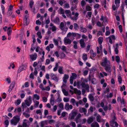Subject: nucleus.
<instances>
[{"label": "nucleus", "mask_w": 127, "mask_h": 127, "mask_svg": "<svg viewBox=\"0 0 127 127\" xmlns=\"http://www.w3.org/2000/svg\"><path fill=\"white\" fill-rule=\"evenodd\" d=\"M86 9L87 10L90 11L92 10L91 7L89 6H87L86 7Z\"/></svg>", "instance_id": "obj_47"}, {"label": "nucleus", "mask_w": 127, "mask_h": 127, "mask_svg": "<svg viewBox=\"0 0 127 127\" xmlns=\"http://www.w3.org/2000/svg\"><path fill=\"white\" fill-rule=\"evenodd\" d=\"M63 67L62 66H60L59 67L58 69V72L60 74H63Z\"/></svg>", "instance_id": "obj_20"}, {"label": "nucleus", "mask_w": 127, "mask_h": 127, "mask_svg": "<svg viewBox=\"0 0 127 127\" xmlns=\"http://www.w3.org/2000/svg\"><path fill=\"white\" fill-rule=\"evenodd\" d=\"M33 102H35L34 104V106L35 107H38L39 104V102L37 101H36L35 102L33 101Z\"/></svg>", "instance_id": "obj_44"}, {"label": "nucleus", "mask_w": 127, "mask_h": 127, "mask_svg": "<svg viewBox=\"0 0 127 127\" xmlns=\"http://www.w3.org/2000/svg\"><path fill=\"white\" fill-rule=\"evenodd\" d=\"M79 112L81 113H83L84 115H86L87 112V110L84 108H80L79 110Z\"/></svg>", "instance_id": "obj_7"}, {"label": "nucleus", "mask_w": 127, "mask_h": 127, "mask_svg": "<svg viewBox=\"0 0 127 127\" xmlns=\"http://www.w3.org/2000/svg\"><path fill=\"white\" fill-rule=\"evenodd\" d=\"M27 120L26 119H24V121L22 124V127H28V126L27 125V123L26 122L27 121Z\"/></svg>", "instance_id": "obj_21"}, {"label": "nucleus", "mask_w": 127, "mask_h": 127, "mask_svg": "<svg viewBox=\"0 0 127 127\" xmlns=\"http://www.w3.org/2000/svg\"><path fill=\"white\" fill-rule=\"evenodd\" d=\"M105 69L106 71L107 72H108L109 73H111V64L105 66Z\"/></svg>", "instance_id": "obj_10"}, {"label": "nucleus", "mask_w": 127, "mask_h": 127, "mask_svg": "<svg viewBox=\"0 0 127 127\" xmlns=\"http://www.w3.org/2000/svg\"><path fill=\"white\" fill-rule=\"evenodd\" d=\"M125 6V5L124 4H121V7L122 8V12L125 11V10L124 9V6Z\"/></svg>", "instance_id": "obj_48"}, {"label": "nucleus", "mask_w": 127, "mask_h": 127, "mask_svg": "<svg viewBox=\"0 0 127 127\" xmlns=\"http://www.w3.org/2000/svg\"><path fill=\"white\" fill-rule=\"evenodd\" d=\"M91 127H99L98 124L96 122H94L91 125Z\"/></svg>", "instance_id": "obj_18"}, {"label": "nucleus", "mask_w": 127, "mask_h": 127, "mask_svg": "<svg viewBox=\"0 0 127 127\" xmlns=\"http://www.w3.org/2000/svg\"><path fill=\"white\" fill-rule=\"evenodd\" d=\"M35 23L36 25H40L41 24V22L39 20H38L36 21Z\"/></svg>", "instance_id": "obj_52"}, {"label": "nucleus", "mask_w": 127, "mask_h": 127, "mask_svg": "<svg viewBox=\"0 0 127 127\" xmlns=\"http://www.w3.org/2000/svg\"><path fill=\"white\" fill-rule=\"evenodd\" d=\"M59 66V64L57 63L56 64L54 68L53 69V70L54 71H57L58 69V67Z\"/></svg>", "instance_id": "obj_32"}, {"label": "nucleus", "mask_w": 127, "mask_h": 127, "mask_svg": "<svg viewBox=\"0 0 127 127\" xmlns=\"http://www.w3.org/2000/svg\"><path fill=\"white\" fill-rule=\"evenodd\" d=\"M54 99L53 97H51L50 99V103L52 105H53L54 104Z\"/></svg>", "instance_id": "obj_36"}, {"label": "nucleus", "mask_w": 127, "mask_h": 127, "mask_svg": "<svg viewBox=\"0 0 127 127\" xmlns=\"http://www.w3.org/2000/svg\"><path fill=\"white\" fill-rule=\"evenodd\" d=\"M108 38L109 39V42L111 44L112 43V39L113 40H115L116 39L115 36L114 35H110L108 37Z\"/></svg>", "instance_id": "obj_11"}, {"label": "nucleus", "mask_w": 127, "mask_h": 127, "mask_svg": "<svg viewBox=\"0 0 127 127\" xmlns=\"http://www.w3.org/2000/svg\"><path fill=\"white\" fill-rule=\"evenodd\" d=\"M64 42L65 44H71V41L69 39L65 38L64 40Z\"/></svg>", "instance_id": "obj_15"}, {"label": "nucleus", "mask_w": 127, "mask_h": 127, "mask_svg": "<svg viewBox=\"0 0 127 127\" xmlns=\"http://www.w3.org/2000/svg\"><path fill=\"white\" fill-rule=\"evenodd\" d=\"M70 17L71 19L73 20H76L77 19V18L76 17H72L71 16H69Z\"/></svg>", "instance_id": "obj_59"}, {"label": "nucleus", "mask_w": 127, "mask_h": 127, "mask_svg": "<svg viewBox=\"0 0 127 127\" xmlns=\"http://www.w3.org/2000/svg\"><path fill=\"white\" fill-rule=\"evenodd\" d=\"M125 87L124 85H123L122 87V86L120 87V91H122L123 90H125Z\"/></svg>", "instance_id": "obj_40"}, {"label": "nucleus", "mask_w": 127, "mask_h": 127, "mask_svg": "<svg viewBox=\"0 0 127 127\" xmlns=\"http://www.w3.org/2000/svg\"><path fill=\"white\" fill-rule=\"evenodd\" d=\"M23 114L24 115H25V116L26 117V118H28L30 116V115L29 114H26L25 112L23 113Z\"/></svg>", "instance_id": "obj_58"}, {"label": "nucleus", "mask_w": 127, "mask_h": 127, "mask_svg": "<svg viewBox=\"0 0 127 127\" xmlns=\"http://www.w3.org/2000/svg\"><path fill=\"white\" fill-rule=\"evenodd\" d=\"M69 104L68 103H67L66 104L65 106V109L67 110H68L69 109Z\"/></svg>", "instance_id": "obj_38"}, {"label": "nucleus", "mask_w": 127, "mask_h": 127, "mask_svg": "<svg viewBox=\"0 0 127 127\" xmlns=\"http://www.w3.org/2000/svg\"><path fill=\"white\" fill-rule=\"evenodd\" d=\"M42 100H43V101L44 102H47V98L45 97H43Z\"/></svg>", "instance_id": "obj_64"}, {"label": "nucleus", "mask_w": 127, "mask_h": 127, "mask_svg": "<svg viewBox=\"0 0 127 127\" xmlns=\"http://www.w3.org/2000/svg\"><path fill=\"white\" fill-rule=\"evenodd\" d=\"M30 58L32 61H33L35 60L37 57V54L36 53H34L33 54L30 55Z\"/></svg>", "instance_id": "obj_6"}, {"label": "nucleus", "mask_w": 127, "mask_h": 127, "mask_svg": "<svg viewBox=\"0 0 127 127\" xmlns=\"http://www.w3.org/2000/svg\"><path fill=\"white\" fill-rule=\"evenodd\" d=\"M115 54H117L118 53V48L117 47H116L115 48Z\"/></svg>", "instance_id": "obj_62"}, {"label": "nucleus", "mask_w": 127, "mask_h": 127, "mask_svg": "<svg viewBox=\"0 0 127 127\" xmlns=\"http://www.w3.org/2000/svg\"><path fill=\"white\" fill-rule=\"evenodd\" d=\"M88 97L90 99V100L91 101H93L94 100V97L91 94H90L89 96Z\"/></svg>", "instance_id": "obj_29"}, {"label": "nucleus", "mask_w": 127, "mask_h": 127, "mask_svg": "<svg viewBox=\"0 0 127 127\" xmlns=\"http://www.w3.org/2000/svg\"><path fill=\"white\" fill-rule=\"evenodd\" d=\"M52 30L53 31H56L57 30V28L55 26H53L52 28Z\"/></svg>", "instance_id": "obj_57"}, {"label": "nucleus", "mask_w": 127, "mask_h": 127, "mask_svg": "<svg viewBox=\"0 0 127 127\" xmlns=\"http://www.w3.org/2000/svg\"><path fill=\"white\" fill-rule=\"evenodd\" d=\"M119 6V5H118V6H116L114 4L112 6V9L113 10H114L115 11L117 9L118 7Z\"/></svg>", "instance_id": "obj_34"}, {"label": "nucleus", "mask_w": 127, "mask_h": 127, "mask_svg": "<svg viewBox=\"0 0 127 127\" xmlns=\"http://www.w3.org/2000/svg\"><path fill=\"white\" fill-rule=\"evenodd\" d=\"M79 43L81 48H84L85 47V44L84 42V40L83 39H80L79 41Z\"/></svg>", "instance_id": "obj_9"}, {"label": "nucleus", "mask_w": 127, "mask_h": 127, "mask_svg": "<svg viewBox=\"0 0 127 127\" xmlns=\"http://www.w3.org/2000/svg\"><path fill=\"white\" fill-rule=\"evenodd\" d=\"M59 28L62 31L65 32H66L68 29V27H66L65 24H64L63 22H61L60 23L59 25Z\"/></svg>", "instance_id": "obj_5"}, {"label": "nucleus", "mask_w": 127, "mask_h": 127, "mask_svg": "<svg viewBox=\"0 0 127 127\" xmlns=\"http://www.w3.org/2000/svg\"><path fill=\"white\" fill-rule=\"evenodd\" d=\"M62 91L63 93L64 94V95L66 96H67L68 95V92L66 91L65 89H64L62 88Z\"/></svg>", "instance_id": "obj_31"}, {"label": "nucleus", "mask_w": 127, "mask_h": 127, "mask_svg": "<svg viewBox=\"0 0 127 127\" xmlns=\"http://www.w3.org/2000/svg\"><path fill=\"white\" fill-rule=\"evenodd\" d=\"M85 4V2L84 0H82L81 2V5L82 6H83Z\"/></svg>", "instance_id": "obj_63"}, {"label": "nucleus", "mask_w": 127, "mask_h": 127, "mask_svg": "<svg viewBox=\"0 0 127 127\" xmlns=\"http://www.w3.org/2000/svg\"><path fill=\"white\" fill-rule=\"evenodd\" d=\"M50 63V60L49 59H47L46 60L45 65H48Z\"/></svg>", "instance_id": "obj_54"}, {"label": "nucleus", "mask_w": 127, "mask_h": 127, "mask_svg": "<svg viewBox=\"0 0 127 127\" xmlns=\"http://www.w3.org/2000/svg\"><path fill=\"white\" fill-rule=\"evenodd\" d=\"M76 102L75 99L73 98H71L70 100V103L74 106L75 105Z\"/></svg>", "instance_id": "obj_30"}, {"label": "nucleus", "mask_w": 127, "mask_h": 127, "mask_svg": "<svg viewBox=\"0 0 127 127\" xmlns=\"http://www.w3.org/2000/svg\"><path fill=\"white\" fill-rule=\"evenodd\" d=\"M74 28L76 30H77L79 29V26L77 24L75 23L74 24Z\"/></svg>", "instance_id": "obj_33"}, {"label": "nucleus", "mask_w": 127, "mask_h": 127, "mask_svg": "<svg viewBox=\"0 0 127 127\" xmlns=\"http://www.w3.org/2000/svg\"><path fill=\"white\" fill-rule=\"evenodd\" d=\"M12 30H7V34L9 36L11 34V33L12 32Z\"/></svg>", "instance_id": "obj_55"}, {"label": "nucleus", "mask_w": 127, "mask_h": 127, "mask_svg": "<svg viewBox=\"0 0 127 127\" xmlns=\"http://www.w3.org/2000/svg\"><path fill=\"white\" fill-rule=\"evenodd\" d=\"M24 67L23 66H21L18 69V73H20L22 71L25 70Z\"/></svg>", "instance_id": "obj_22"}, {"label": "nucleus", "mask_w": 127, "mask_h": 127, "mask_svg": "<svg viewBox=\"0 0 127 127\" xmlns=\"http://www.w3.org/2000/svg\"><path fill=\"white\" fill-rule=\"evenodd\" d=\"M53 22L55 24L58 25L60 23V20L58 17H57L53 21Z\"/></svg>", "instance_id": "obj_17"}, {"label": "nucleus", "mask_w": 127, "mask_h": 127, "mask_svg": "<svg viewBox=\"0 0 127 127\" xmlns=\"http://www.w3.org/2000/svg\"><path fill=\"white\" fill-rule=\"evenodd\" d=\"M65 13L66 14V15L68 17L71 16V12L69 10H66L65 11Z\"/></svg>", "instance_id": "obj_19"}, {"label": "nucleus", "mask_w": 127, "mask_h": 127, "mask_svg": "<svg viewBox=\"0 0 127 127\" xmlns=\"http://www.w3.org/2000/svg\"><path fill=\"white\" fill-rule=\"evenodd\" d=\"M39 87L42 89V90H45V89L43 87V85L42 84H41L39 85Z\"/></svg>", "instance_id": "obj_49"}, {"label": "nucleus", "mask_w": 127, "mask_h": 127, "mask_svg": "<svg viewBox=\"0 0 127 127\" xmlns=\"http://www.w3.org/2000/svg\"><path fill=\"white\" fill-rule=\"evenodd\" d=\"M116 60L117 63H119L120 61V58L118 56H116Z\"/></svg>", "instance_id": "obj_35"}, {"label": "nucleus", "mask_w": 127, "mask_h": 127, "mask_svg": "<svg viewBox=\"0 0 127 127\" xmlns=\"http://www.w3.org/2000/svg\"><path fill=\"white\" fill-rule=\"evenodd\" d=\"M110 61L107 60V57H105L103 60L102 62L101 63V65L105 67L110 64Z\"/></svg>", "instance_id": "obj_3"}, {"label": "nucleus", "mask_w": 127, "mask_h": 127, "mask_svg": "<svg viewBox=\"0 0 127 127\" xmlns=\"http://www.w3.org/2000/svg\"><path fill=\"white\" fill-rule=\"evenodd\" d=\"M27 105L25 102H22V107L23 111H24V109L27 107Z\"/></svg>", "instance_id": "obj_27"}, {"label": "nucleus", "mask_w": 127, "mask_h": 127, "mask_svg": "<svg viewBox=\"0 0 127 127\" xmlns=\"http://www.w3.org/2000/svg\"><path fill=\"white\" fill-rule=\"evenodd\" d=\"M82 58L84 61H85L88 59L87 55L85 53L83 54L82 55Z\"/></svg>", "instance_id": "obj_23"}, {"label": "nucleus", "mask_w": 127, "mask_h": 127, "mask_svg": "<svg viewBox=\"0 0 127 127\" xmlns=\"http://www.w3.org/2000/svg\"><path fill=\"white\" fill-rule=\"evenodd\" d=\"M98 41L99 44L100 45L101 44L103 40V38L101 37H99L98 39Z\"/></svg>", "instance_id": "obj_25"}, {"label": "nucleus", "mask_w": 127, "mask_h": 127, "mask_svg": "<svg viewBox=\"0 0 127 127\" xmlns=\"http://www.w3.org/2000/svg\"><path fill=\"white\" fill-rule=\"evenodd\" d=\"M101 116L99 115H98L96 117V120L98 122H101Z\"/></svg>", "instance_id": "obj_24"}, {"label": "nucleus", "mask_w": 127, "mask_h": 127, "mask_svg": "<svg viewBox=\"0 0 127 127\" xmlns=\"http://www.w3.org/2000/svg\"><path fill=\"white\" fill-rule=\"evenodd\" d=\"M83 25L80 26V31L83 32H85L87 31V29L84 28H83Z\"/></svg>", "instance_id": "obj_16"}, {"label": "nucleus", "mask_w": 127, "mask_h": 127, "mask_svg": "<svg viewBox=\"0 0 127 127\" xmlns=\"http://www.w3.org/2000/svg\"><path fill=\"white\" fill-rule=\"evenodd\" d=\"M96 79L94 78H93L92 80V83L94 84H95L96 83Z\"/></svg>", "instance_id": "obj_43"}, {"label": "nucleus", "mask_w": 127, "mask_h": 127, "mask_svg": "<svg viewBox=\"0 0 127 127\" xmlns=\"http://www.w3.org/2000/svg\"><path fill=\"white\" fill-rule=\"evenodd\" d=\"M17 111L18 112V115L20 116L22 113L21 108L20 107L18 108L17 109Z\"/></svg>", "instance_id": "obj_37"}, {"label": "nucleus", "mask_w": 127, "mask_h": 127, "mask_svg": "<svg viewBox=\"0 0 127 127\" xmlns=\"http://www.w3.org/2000/svg\"><path fill=\"white\" fill-rule=\"evenodd\" d=\"M51 77L52 79L55 81L57 82L58 81V79L57 76L54 74L52 73L51 74Z\"/></svg>", "instance_id": "obj_12"}, {"label": "nucleus", "mask_w": 127, "mask_h": 127, "mask_svg": "<svg viewBox=\"0 0 127 127\" xmlns=\"http://www.w3.org/2000/svg\"><path fill=\"white\" fill-rule=\"evenodd\" d=\"M64 101L65 102H68L69 100V98L67 97H64L63 99Z\"/></svg>", "instance_id": "obj_46"}, {"label": "nucleus", "mask_w": 127, "mask_h": 127, "mask_svg": "<svg viewBox=\"0 0 127 127\" xmlns=\"http://www.w3.org/2000/svg\"><path fill=\"white\" fill-rule=\"evenodd\" d=\"M12 13V11H9L8 10V12L7 13V15L8 16H10L11 15Z\"/></svg>", "instance_id": "obj_53"}, {"label": "nucleus", "mask_w": 127, "mask_h": 127, "mask_svg": "<svg viewBox=\"0 0 127 127\" xmlns=\"http://www.w3.org/2000/svg\"><path fill=\"white\" fill-rule=\"evenodd\" d=\"M90 111L91 112H93V108L92 106L90 107L89 109L88 110V112H89Z\"/></svg>", "instance_id": "obj_51"}, {"label": "nucleus", "mask_w": 127, "mask_h": 127, "mask_svg": "<svg viewBox=\"0 0 127 127\" xmlns=\"http://www.w3.org/2000/svg\"><path fill=\"white\" fill-rule=\"evenodd\" d=\"M15 83V81H13L10 84L8 90V91L9 93L12 90L14 87Z\"/></svg>", "instance_id": "obj_8"}, {"label": "nucleus", "mask_w": 127, "mask_h": 127, "mask_svg": "<svg viewBox=\"0 0 127 127\" xmlns=\"http://www.w3.org/2000/svg\"><path fill=\"white\" fill-rule=\"evenodd\" d=\"M78 114V111L77 110H73L71 112L69 115V118L71 120H73L74 119L75 117Z\"/></svg>", "instance_id": "obj_4"}, {"label": "nucleus", "mask_w": 127, "mask_h": 127, "mask_svg": "<svg viewBox=\"0 0 127 127\" xmlns=\"http://www.w3.org/2000/svg\"><path fill=\"white\" fill-rule=\"evenodd\" d=\"M94 120L93 117L92 116L88 118L87 121L89 124H90Z\"/></svg>", "instance_id": "obj_14"}, {"label": "nucleus", "mask_w": 127, "mask_h": 127, "mask_svg": "<svg viewBox=\"0 0 127 127\" xmlns=\"http://www.w3.org/2000/svg\"><path fill=\"white\" fill-rule=\"evenodd\" d=\"M113 95V93H110L109 95H107L106 97L107 98H109L111 97Z\"/></svg>", "instance_id": "obj_56"}, {"label": "nucleus", "mask_w": 127, "mask_h": 127, "mask_svg": "<svg viewBox=\"0 0 127 127\" xmlns=\"http://www.w3.org/2000/svg\"><path fill=\"white\" fill-rule=\"evenodd\" d=\"M60 12L61 14H64V10L62 8H60Z\"/></svg>", "instance_id": "obj_61"}, {"label": "nucleus", "mask_w": 127, "mask_h": 127, "mask_svg": "<svg viewBox=\"0 0 127 127\" xmlns=\"http://www.w3.org/2000/svg\"><path fill=\"white\" fill-rule=\"evenodd\" d=\"M13 6L11 5H10L9 7V8H8V10L9 11H11L13 10Z\"/></svg>", "instance_id": "obj_60"}, {"label": "nucleus", "mask_w": 127, "mask_h": 127, "mask_svg": "<svg viewBox=\"0 0 127 127\" xmlns=\"http://www.w3.org/2000/svg\"><path fill=\"white\" fill-rule=\"evenodd\" d=\"M34 2L32 0H31L29 3V6L31 8H32L33 4H34Z\"/></svg>", "instance_id": "obj_39"}, {"label": "nucleus", "mask_w": 127, "mask_h": 127, "mask_svg": "<svg viewBox=\"0 0 127 127\" xmlns=\"http://www.w3.org/2000/svg\"><path fill=\"white\" fill-rule=\"evenodd\" d=\"M28 16L26 15L24 17V22L25 23V24L26 25H27L29 24V22L28 21Z\"/></svg>", "instance_id": "obj_13"}, {"label": "nucleus", "mask_w": 127, "mask_h": 127, "mask_svg": "<svg viewBox=\"0 0 127 127\" xmlns=\"http://www.w3.org/2000/svg\"><path fill=\"white\" fill-rule=\"evenodd\" d=\"M25 103L28 106H30L32 103L31 102L28 101V100L27 99L25 100Z\"/></svg>", "instance_id": "obj_26"}, {"label": "nucleus", "mask_w": 127, "mask_h": 127, "mask_svg": "<svg viewBox=\"0 0 127 127\" xmlns=\"http://www.w3.org/2000/svg\"><path fill=\"white\" fill-rule=\"evenodd\" d=\"M118 80L120 84L122 82V77L121 76H120L118 77Z\"/></svg>", "instance_id": "obj_50"}, {"label": "nucleus", "mask_w": 127, "mask_h": 127, "mask_svg": "<svg viewBox=\"0 0 127 127\" xmlns=\"http://www.w3.org/2000/svg\"><path fill=\"white\" fill-rule=\"evenodd\" d=\"M72 76L70 77L71 78H72L74 79L76 78L77 77V75L75 73H72Z\"/></svg>", "instance_id": "obj_28"}, {"label": "nucleus", "mask_w": 127, "mask_h": 127, "mask_svg": "<svg viewBox=\"0 0 127 127\" xmlns=\"http://www.w3.org/2000/svg\"><path fill=\"white\" fill-rule=\"evenodd\" d=\"M20 116L19 115L14 116L11 120V124L14 126H16L20 120Z\"/></svg>", "instance_id": "obj_2"}, {"label": "nucleus", "mask_w": 127, "mask_h": 127, "mask_svg": "<svg viewBox=\"0 0 127 127\" xmlns=\"http://www.w3.org/2000/svg\"><path fill=\"white\" fill-rule=\"evenodd\" d=\"M81 82L79 84V85L81 86L82 88H85L88 92H89L90 90L89 85L88 84H86L85 83V82H87V79H84L83 78H81Z\"/></svg>", "instance_id": "obj_1"}, {"label": "nucleus", "mask_w": 127, "mask_h": 127, "mask_svg": "<svg viewBox=\"0 0 127 127\" xmlns=\"http://www.w3.org/2000/svg\"><path fill=\"white\" fill-rule=\"evenodd\" d=\"M115 3L116 6H118V5H119L120 3V0H115Z\"/></svg>", "instance_id": "obj_42"}, {"label": "nucleus", "mask_w": 127, "mask_h": 127, "mask_svg": "<svg viewBox=\"0 0 127 127\" xmlns=\"http://www.w3.org/2000/svg\"><path fill=\"white\" fill-rule=\"evenodd\" d=\"M34 98H36L37 100H38L39 99V96L37 94H35L34 95Z\"/></svg>", "instance_id": "obj_41"}, {"label": "nucleus", "mask_w": 127, "mask_h": 127, "mask_svg": "<svg viewBox=\"0 0 127 127\" xmlns=\"http://www.w3.org/2000/svg\"><path fill=\"white\" fill-rule=\"evenodd\" d=\"M53 41L54 42V43L55 44V45H56V46H57L58 45V42L57 40H56V39H54L53 40Z\"/></svg>", "instance_id": "obj_45"}]
</instances>
